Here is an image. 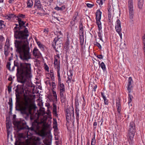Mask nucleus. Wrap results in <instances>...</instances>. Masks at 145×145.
<instances>
[{"instance_id":"nucleus-5","label":"nucleus","mask_w":145,"mask_h":145,"mask_svg":"<svg viewBox=\"0 0 145 145\" xmlns=\"http://www.w3.org/2000/svg\"><path fill=\"white\" fill-rule=\"evenodd\" d=\"M35 107L34 105L31 102L30 99H25L21 109L25 114L29 115L31 114V110Z\"/></svg>"},{"instance_id":"nucleus-26","label":"nucleus","mask_w":145,"mask_h":145,"mask_svg":"<svg viewBox=\"0 0 145 145\" xmlns=\"http://www.w3.org/2000/svg\"><path fill=\"white\" fill-rule=\"evenodd\" d=\"M54 67L56 69H60V60H59L58 62H54Z\"/></svg>"},{"instance_id":"nucleus-45","label":"nucleus","mask_w":145,"mask_h":145,"mask_svg":"<svg viewBox=\"0 0 145 145\" xmlns=\"http://www.w3.org/2000/svg\"><path fill=\"white\" fill-rule=\"evenodd\" d=\"M11 126V125L10 124L9 122H8L6 123V127L7 130L9 129Z\"/></svg>"},{"instance_id":"nucleus-12","label":"nucleus","mask_w":145,"mask_h":145,"mask_svg":"<svg viewBox=\"0 0 145 145\" xmlns=\"http://www.w3.org/2000/svg\"><path fill=\"white\" fill-rule=\"evenodd\" d=\"M5 17H7L8 18H24L26 17H25V15L19 14L16 15H14L13 14H9L7 15L6 16H5Z\"/></svg>"},{"instance_id":"nucleus-37","label":"nucleus","mask_w":145,"mask_h":145,"mask_svg":"<svg viewBox=\"0 0 145 145\" xmlns=\"http://www.w3.org/2000/svg\"><path fill=\"white\" fill-rule=\"evenodd\" d=\"M79 35L80 36H83V35H84L83 29H79Z\"/></svg>"},{"instance_id":"nucleus-61","label":"nucleus","mask_w":145,"mask_h":145,"mask_svg":"<svg viewBox=\"0 0 145 145\" xmlns=\"http://www.w3.org/2000/svg\"><path fill=\"white\" fill-rule=\"evenodd\" d=\"M84 39H83L82 40H80V43L81 45L82 46L84 44Z\"/></svg>"},{"instance_id":"nucleus-22","label":"nucleus","mask_w":145,"mask_h":145,"mask_svg":"<svg viewBox=\"0 0 145 145\" xmlns=\"http://www.w3.org/2000/svg\"><path fill=\"white\" fill-rule=\"evenodd\" d=\"M67 74L68 76L67 78L68 79V80L70 82L72 79V71L70 70L69 71V72H67Z\"/></svg>"},{"instance_id":"nucleus-19","label":"nucleus","mask_w":145,"mask_h":145,"mask_svg":"<svg viewBox=\"0 0 145 145\" xmlns=\"http://www.w3.org/2000/svg\"><path fill=\"white\" fill-rule=\"evenodd\" d=\"M79 110L78 108L76 107L75 109V113L76 114V118L77 123H78L79 120Z\"/></svg>"},{"instance_id":"nucleus-32","label":"nucleus","mask_w":145,"mask_h":145,"mask_svg":"<svg viewBox=\"0 0 145 145\" xmlns=\"http://www.w3.org/2000/svg\"><path fill=\"white\" fill-rule=\"evenodd\" d=\"M60 58L59 55V54H57L56 56H55L54 57V62H58V59Z\"/></svg>"},{"instance_id":"nucleus-38","label":"nucleus","mask_w":145,"mask_h":145,"mask_svg":"<svg viewBox=\"0 0 145 145\" xmlns=\"http://www.w3.org/2000/svg\"><path fill=\"white\" fill-rule=\"evenodd\" d=\"M112 10H108V18H111L112 17Z\"/></svg>"},{"instance_id":"nucleus-39","label":"nucleus","mask_w":145,"mask_h":145,"mask_svg":"<svg viewBox=\"0 0 145 145\" xmlns=\"http://www.w3.org/2000/svg\"><path fill=\"white\" fill-rule=\"evenodd\" d=\"M133 137L132 139L129 138V142L130 145H134L133 141Z\"/></svg>"},{"instance_id":"nucleus-25","label":"nucleus","mask_w":145,"mask_h":145,"mask_svg":"<svg viewBox=\"0 0 145 145\" xmlns=\"http://www.w3.org/2000/svg\"><path fill=\"white\" fill-rule=\"evenodd\" d=\"M102 12L100 9H98L96 13V17L95 18H101Z\"/></svg>"},{"instance_id":"nucleus-46","label":"nucleus","mask_w":145,"mask_h":145,"mask_svg":"<svg viewBox=\"0 0 145 145\" xmlns=\"http://www.w3.org/2000/svg\"><path fill=\"white\" fill-rule=\"evenodd\" d=\"M11 64L10 62H8L7 63V68L10 70L11 71V69H10V65Z\"/></svg>"},{"instance_id":"nucleus-44","label":"nucleus","mask_w":145,"mask_h":145,"mask_svg":"<svg viewBox=\"0 0 145 145\" xmlns=\"http://www.w3.org/2000/svg\"><path fill=\"white\" fill-rule=\"evenodd\" d=\"M95 45H96L98 48L99 49H101V46L100 44L98 42H96V44H95Z\"/></svg>"},{"instance_id":"nucleus-62","label":"nucleus","mask_w":145,"mask_h":145,"mask_svg":"<svg viewBox=\"0 0 145 145\" xmlns=\"http://www.w3.org/2000/svg\"><path fill=\"white\" fill-rule=\"evenodd\" d=\"M46 71L49 72V67L46 64Z\"/></svg>"},{"instance_id":"nucleus-43","label":"nucleus","mask_w":145,"mask_h":145,"mask_svg":"<svg viewBox=\"0 0 145 145\" xmlns=\"http://www.w3.org/2000/svg\"><path fill=\"white\" fill-rule=\"evenodd\" d=\"M87 6L89 8H91L94 5V4H90L89 3L86 4Z\"/></svg>"},{"instance_id":"nucleus-34","label":"nucleus","mask_w":145,"mask_h":145,"mask_svg":"<svg viewBox=\"0 0 145 145\" xmlns=\"http://www.w3.org/2000/svg\"><path fill=\"white\" fill-rule=\"evenodd\" d=\"M133 98L132 96L130 94H128V104L129 105L132 101V98Z\"/></svg>"},{"instance_id":"nucleus-41","label":"nucleus","mask_w":145,"mask_h":145,"mask_svg":"<svg viewBox=\"0 0 145 145\" xmlns=\"http://www.w3.org/2000/svg\"><path fill=\"white\" fill-rule=\"evenodd\" d=\"M103 1L102 0H97L96 2L99 5H102L103 4Z\"/></svg>"},{"instance_id":"nucleus-47","label":"nucleus","mask_w":145,"mask_h":145,"mask_svg":"<svg viewBox=\"0 0 145 145\" xmlns=\"http://www.w3.org/2000/svg\"><path fill=\"white\" fill-rule=\"evenodd\" d=\"M76 19H74V20H72L71 22L70 23L71 25L73 26L75 24V20Z\"/></svg>"},{"instance_id":"nucleus-59","label":"nucleus","mask_w":145,"mask_h":145,"mask_svg":"<svg viewBox=\"0 0 145 145\" xmlns=\"http://www.w3.org/2000/svg\"><path fill=\"white\" fill-rule=\"evenodd\" d=\"M97 86L95 85L94 87L93 88V91H94V92H95V91H96V89L97 88Z\"/></svg>"},{"instance_id":"nucleus-60","label":"nucleus","mask_w":145,"mask_h":145,"mask_svg":"<svg viewBox=\"0 0 145 145\" xmlns=\"http://www.w3.org/2000/svg\"><path fill=\"white\" fill-rule=\"evenodd\" d=\"M117 33L119 34V35L121 39H122V33H121V32H117Z\"/></svg>"},{"instance_id":"nucleus-9","label":"nucleus","mask_w":145,"mask_h":145,"mask_svg":"<svg viewBox=\"0 0 145 145\" xmlns=\"http://www.w3.org/2000/svg\"><path fill=\"white\" fill-rule=\"evenodd\" d=\"M13 123L15 128H17L18 131L24 129H28L29 130L30 129L28 126L26 125L24 121H14Z\"/></svg>"},{"instance_id":"nucleus-1","label":"nucleus","mask_w":145,"mask_h":145,"mask_svg":"<svg viewBox=\"0 0 145 145\" xmlns=\"http://www.w3.org/2000/svg\"><path fill=\"white\" fill-rule=\"evenodd\" d=\"M21 19H18L19 29H22L18 32L16 31L15 32L14 37L16 39H21V40H15L14 44L16 48V51L20 54V57L23 60H27L30 58L29 54L28 51L29 42L27 38L29 36L28 28L24 25L25 22L21 20Z\"/></svg>"},{"instance_id":"nucleus-14","label":"nucleus","mask_w":145,"mask_h":145,"mask_svg":"<svg viewBox=\"0 0 145 145\" xmlns=\"http://www.w3.org/2000/svg\"><path fill=\"white\" fill-rule=\"evenodd\" d=\"M69 38L68 37H67V40L64 46V50H65V51L66 52L69 50Z\"/></svg>"},{"instance_id":"nucleus-63","label":"nucleus","mask_w":145,"mask_h":145,"mask_svg":"<svg viewBox=\"0 0 145 145\" xmlns=\"http://www.w3.org/2000/svg\"><path fill=\"white\" fill-rule=\"evenodd\" d=\"M80 40H83V39H84V35H83V36H80Z\"/></svg>"},{"instance_id":"nucleus-24","label":"nucleus","mask_w":145,"mask_h":145,"mask_svg":"<svg viewBox=\"0 0 145 145\" xmlns=\"http://www.w3.org/2000/svg\"><path fill=\"white\" fill-rule=\"evenodd\" d=\"M98 64L99 66L102 68L103 71H105L106 70L105 65L103 62H102L100 63V62L99 61Z\"/></svg>"},{"instance_id":"nucleus-11","label":"nucleus","mask_w":145,"mask_h":145,"mask_svg":"<svg viewBox=\"0 0 145 145\" xmlns=\"http://www.w3.org/2000/svg\"><path fill=\"white\" fill-rule=\"evenodd\" d=\"M40 139L37 137L33 136L30 140L29 143H27V145H37L39 143Z\"/></svg>"},{"instance_id":"nucleus-30","label":"nucleus","mask_w":145,"mask_h":145,"mask_svg":"<svg viewBox=\"0 0 145 145\" xmlns=\"http://www.w3.org/2000/svg\"><path fill=\"white\" fill-rule=\"evenodd\" d=\"M65 8V5H63L61 7H58L57 6L54 9L56 10L57 11L61 10L62 11L63 10H64Z\"/></svg>"},{"instance_id":"nucleus-16","label":"nucleus","mask_w":145,"mask_h":145,"mask_svg":"<svg viewBox=\"0 0 145 145\" xmlns=\"http://www.w3.org/2000/svg\"><path fill=\"white\" fill-rule=\"evenodd\" d=\"M116 107L118 112L120 113L121 110L120 103L119 99H117L116 100Z\"/></svg>"},{"instance_id":"nucleus-55","label":"nucleus","mask_w":145,"mask_h":145,"mask_svg":"<svg viewBox=\"0 0 145 145\" xmlns=\"http://www.w3.org/2000/svg\"><path fill=\"white\" fill-rule=\"evenodd\" d=\"M143 44L145 43V34L142 37Z\"/></svg>"},{"instance_id":"nucleus-23","label":"nucleus","mask_w":145,"mask_h":145,"mask_svg":"<svg viewBox=\"0 0 145 145\" xmlns=\"http://www.w3.org/2000/svg\"><path fill=\"white\" fill-rule=\"evenodd\" d=\"M101 95L104 100V104L106 105H108V100L104 95V94L102 92H101Z\"/></svg>"},{"instance_id":"nucleus-42","label":"nucleus","mask_w":145,"mask_h":145,"mask_svg":"<svg viewBox=\"0 0 145 145\" xmlns=\"http://www.w3.org/2000/svg\"><path fill=\"white\" fill-rule=\"evenodd\" d=\"M116 26H121V22L120 21L119 19H118L116 22Z\"/></svg>"},{"instance_id":"nucleus-50","label":"nucleus","mask_w":145,"mask_h":145,"mask_svg":"<svg viewBox=\"0 0 145 145\" xmlns=\"http://www.w3.org/2000/svg\"><path fill=\"white\" fill-rule=\"evenodd\" d=\"M79 29H83V25L82 22L81 21H80L79 22Z\"/></svg>"},{"instance_id":"nucleus-57","label":"nucleus","mask_w":145,"mask_h":145,"mask_svg":"<svg viewBox=\"0 0 145 145\" xmlns=\"http://www.w3.org/2000/svg\"><path fill=\"white\" fill-rule=\"evenodd\" d=\"M46 106L47 107V108H51V106H50V104L49 103H48L47 104H46Z\"/></svg>"},{"instance_id":"nucleus-10","label":"nucleus","mask_w":145,"mask_h":145,"mask_svg":"<svg viewBox=\"0 0 145 145\" xmlns=\"http://www.w3.org/2000/svg\"><path fill=\"white\" fill-rule=\"evenodd\" d=\"M128 5L130 18H133L134 15L133 0H128Z\"/></svg>"},{"instance_id":"nucleus-21","label":"nucleus","mask_w":145,"mask_h":145,"mask_svg":"<svg viewBox=\"0 0 145 145\" xmlns=\"http://www.w3.org/2000/svg\"><path fill=\"white\" fill-rule=\"evenodd\" d=\"M53 114L55 116L57 117V107L56 104H53Z\"/></svg>"},{"instance_id":"nucleus-15","label":"nucleus","mask_w":145,"mask_h":145,"mask_svg":"<svg viewBox=\"0 0 145 145\" xmlns=\"http://www.w3.org/2000/svg\"><path fill=\"white\" fill-rule=\"evenodd\" d=\"M133 82V81L132 78L131 77H129V82L128 84V87L127 88V89L128 91V92L130 93L131 91V88H132V86L131 85V84Z\"/></svg>"},{"instance_id":"nucleus-29","label":"nucleus","mask_w":145,"mask_h":145,"mask_svg":"<svg viewBox=\"0 0 145 145\" xmlns=\"http://www.w3.org/2000/svg\"><path fill=\"white\" fill-rule=\"evenodd\" d=\"M58 84L60 88L59 90L65 91L64 84L63 83H61V81H60V82H58Z\"/></svg>"},{"instance_id":"nucleus-40","label":"nucleus","mask_w":145,"mask_h":145,"mask_svg":"<svg viewBox=\"0 0 145 145\" xmlns=\"http://www.w3.org/2000/svg\"><path fill=\"white\" fill-rule=\"evenodd\" d=\"M98 35L99 37V38L100 40L103 41L102 36L101 35V32L100 31H99L98 32Z\"/></svg>"},{"instance_id":"nucleus-48","label":"nucleus","mask_w":145,"mask_h":145,"mask_svg":"<svg viewBox=\"0 0 145 145\" xmlns=\"http://www.w3.org/2000/svg\"><path fill=\"white\" fill-rule=\"evenodd\" d=\"M111 5L110 3L108 4V10H112V9L111 8Z\"/></svg>"},{"instance_id":"nucleus-31","label":"nucleus","mask_w":145,"mask_h":145,"mask_svg":"<svg viewBox=\"0 0 145 145\" xmlns=\"http://www.w3.org/2000/svg\"><path fill=\"white\" fill-rule=\"evenodd\" d=\"M60 69H57V75L58 78V82H60V81H61V79L60 76Z\"/></svg>"},{"instance_id":"nucleus-54","label":"nucleus","mask_w":145,"mask_h":145,"mask_svg":"<svg viewBox=\"0 0 145 145\" xmlns=\"http://www.w3.org/2000/svg\"><path fill=\"white\" fill-rule=\"evenodd\" d=\"M50 76H51L52 79V80H54V73H53V74L51 73V74H50Z\"/></svg>"},{"instance_id":"nucleus-56","label":"nucleus","mask_w":145,"mask_h":145,"mask_svg":"<svg viewBox=\"0 0 145 145\" xmlns=\"http://www.w3.org/2000/svg\"><path fill=\"white\" fill-rule=\"evenodd\" d=\"M97 122H94L93 124V125L94 126V128L95 129L96 128V127H95V126H96L97 125Z\"/></svg>"},{"instance_id":"nucleus-51","label":"nucleus","mask_w":145,"mask_h":145,"mask_svg":"<svg viewBox=\"0 0 145 145\" xmlns=\"http://www.w3.org/2000/svg\"><path fill=\"white\" fill-rule=\"evenodd\" d=\"M61 99V101L62 103H64L65 101V97H60Z\"/></svg>"},{"instance_id":"nucleus-4","label":"nucleus","mask_w":145,"mask_h":145,"mask_svg":"<svg viewBox=\"0 0 145 145\" xmlns=\"http://www.w3.org/2000/svg\"><path fill=\"white\" fill-rule=\"evenodd\" d=\"M45 120H42L40 123H38L35 121L33 123L31 130L35 131L39 135L43 137L45 135Z\"/></svg>"},{"instance_id":"nucleus-49","label":"nucleus","mask_w":145,"mask_h":145,"mask_svg":"<svg viewBox=\"0 0 145 145\" xmlns=\"http://www.w3.org/2000/svg\"><path fill=\"white\" fill-rule=\"evenodd\" d=\"M78 13L77 11L76 12L74 13L73 18H76L77 16H78Z\"/></svg>"},{"instance_id":"nucleus-53","label":"nucleus","mask_w":145,"mask_h":145,"mask_svg":"<svg viewBox=\"0 0 145 145\" xmlns=\"http://www.w3.org/2000/svg\"><path fill=\"white\" fill-rule=\"evenodd\" d=\"M3 22V21H0V26H1V27H3L4 26Z\"/></svg>"},{"instance_id":"nucleus-2","label":"nucleus","mask_w":145,"mask_h":145,"mask_svg":"<svg viewBox=\"0 0 145 145\" xmlns=\"http://www.w3.org/2000/svg\"><path fill=\"white\" fill-rule=\"evenodd\" d=\"M14 66L17 67V73L20 75L21 82L25 83L31 82V79L32 77L31 74V65L27 63H21L19 65L14 63Z\"/></svg>"},{"instance_id":"nucleus-17","label":"nucleus","mask_w":145,"mask_h":145,"mask_svg":"<svg viewBox=\"0 0 145 145\" xmlns=\"http://www.w3.org/2000/svg\"><path fill=\"white\" fill-rule=\"evenodd\" d=\"M35 7L40 10H42L41 5L39 0H35Z\"/></svg>"},{"instance_id":"nucleus-36","label":"nucleus","mask_w":145,"mask_h":145,"mask_svg":"<svg viewBox=\"0 0 145 145\" xmlns=\"http://www.w3.org/2000/svg\"><path fill=\"white\" fill-rule=\"evenodd\" d=\"M60 91V97H63L65 96L64 95V93L65 92V91Z\"/></svg>"},{"instance_id":"nucleus-3","label":"nucleus","mask_w":145,"mask_h":145,"mask_svg":"<svg viewBox=\"0 0 145 145\" xmlns=\"http://www.w3.org/2000/svg\"><path fill=\"white\" fill-rule=\"evenodd\" d=\"M49 108H47V112H46V114L47 115H46V145L51 144L52 139V136L51 133L52 129L51 124L52 118Z\"/></svg>"},{"instance_id":"nucleus-52","label":"nucleus","mask_w":145,"mask_h":145,"mask_svg":"<svg viewBox=\"0 0 145 145\" xmlns=\"http://www.w3.org/2000/svg\"><path fill=\"white\" fill-rule=\"evenodd\" d=\"M97 57L100 59H103V56L102 55H98L97 56Z\"/></svg>"},{"instance_id":"nucleus-64","label":"nucleus","mask_w":145,"mask_h":145,"mask_svg":"<svg viewBox=\"0 0 145 145\" xmlns=\"http://www.w3.org/2000/svg\"><path fill=\"white\" fill-rule=\"evenodd\" d=\"M53 94L54 95H55L56 94V91H54L53 90H52Z\"/></svg>"},{"instance_id":"nucleus-58","label":"nucleus","mask_w":145,"mask_h":145,"mask_svg":"<svg viewBox=\"0 0 145 145\" xmlns=\"http://www.w3.org/2000/svg\"><path fill=\"white\" fill-rule=\"evenodd\" d=\"M37 43L38 45V46L40 47V48H41L42 47V45L40 44V43L39 42H37Z\"/></svg>"},{"instance_id":"nucleus-8","label":"nucleus","mask_w":145,"mask_h":145,"mask_svg":"<svg viewBox=\"0 0 145 145\" xmlns=\"http://www.w3.org/2000/svg\"><path fill=\"white\" fill-rule=\"evenodd\" d=\"M136 132L135 123L133 121H132L130 123L129 129L128 131V135L129 138L132 139L133 137H134Z\"/></svg>"},{"instance_id":"nucleus-13","label":"nucleus","mask_w":145,"mask_h":145,"mask_svg":"<svg viewBox=\"0 0 145 145\" xmlns=\"http://www.w3.org/2000/svg\"><path fill=\"white\" fill-rule=\"evenodd\" d=\"M33 53V55L36 58H38L42 57L41 54L39 50L36 48H34Z\"/></svg>"},{"instance_id":"nucleus-20","label":"nucleus","mask_w":145,"mask_h":145,"mask_svg":"<svg viewBox=\"0 0 145 145\" xmlns=\"http://www.w3.org/2000/svg\"><path fill=\"white\" fill-rule=\"evenodd\" d=\"M138 8L142 9L144 4V0H138Z\"/></svg>"},{"instance_id":"nucleus-28","label":"nucleus","mask_w":145,"mask_h":145,"mask_svg":"<svg viewBox=\"0 0 145 145\" xmlns=\"http://www.w3.org/2000/svg\"><path fill=\"white\" fill-rule=\"evenodd\" d=\"M27 6L29 8L31 7L33 5V2L32 0H28L27 2Z\"/></svg>"},{"instance_id":"nucleus-35","label":"nucleus","mask_w":145,"mask_h":145,"mask_svg":"<svg viewBox=\"0 0 145 145\" xmlns=\"http://www.w3.org/2000/svg\"><path fill=\"white\" fill-rule=\"evenodd\" d=\"M96 140L95 137H93L92 139L91 142V145H95L96 143Z\"/></svg>"},{"instance_id":"nucleus-6","label":"nucleus","mask_w":145,"mask_h":145,"mask_svg":"<svg viewBox=\"0 0 145 145\" xmlns=\"http://www.w3.org/2000/svg\"><path fill=\"white\" fill-rule=\"evenodd\" d=\"M66 118L67 122L69 123L70 121H72V120L74 122L73 120H74L75 118L73 107H67L66 109Z\"/></svg>"},{"instance_id":"nucleus-18","label":"nucleus","mask_w":145,"mask_h":145,"mask_svg":"<svg viewBox=\"0 0 145 145\" xmlns=\"http://www.w3.org/2000/svg\"><path fill=\"white\" fill-rule=\"evenodd\" d=\"M101 19H96V23L98 26L99 31H100L102 29Z\"/></svg>"},{"instance_id":"nucleus-7","label":"nucleus","mask_w":145,"mask_h":145,"mask_svg":"<svg viewBox=\"0 0 145 145\" xmlns=\"http://www.w3.org/2000/svg\"><path fill=\"white\" fill-rule=\"evenodd\" d=\"M62 37L60 36H58L54 39L52 46L56 52H58V49L60 48V44L62 43Z\"/></svg>"},{"instance_id":"nucleus-27","label":"nucleus","mask_w":145,"mask_h":145,"mask_svg":"<svg viewBox=\"0 0 145 145\" xmlns=\"http://www.w3.org/2000/svg\"><path fill=\"white\" fill-rule=\"evenodd\" d=\"M120 12L114 13L113 15L112 18H118L120 17Z\"/></svg>"},{"instance_id":"nucleus-33","label":"nucleus","mask_w":145,"mask_h":145,"mask_svg":"<svg viewBox=\"0 0 145 145\" xmlns=\"http://www.w3.org/2000/svg\"><path fill=\"white\" fill-rule=\"evenodd\" d=\"M115 29L117 32H121V26H116Z\"/></svg>"}]
</instances>
